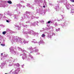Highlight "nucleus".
Here are the masks:
<instances>
[{
    "mask_svg": "<svg viewBox=\"0 0 74 74\" xmlns=\"http://www.w3.org/2000/svg\"><path fill=\"white\" fill-rule=\"evenodd\" d=\"M36 14V13L34 12L33 14L30 13L28 14L27 15L25 14V15H24L23 17H21L22 19L21 20V21H23L25 18H27L29 20H31V19H33L34 18H35L36 19H38L39 18L38 17H35V16H34V15H35Z\"/></svg>",
    "mask_w": 74,
    "mask_h": 74,
    "instance_id": "obj_1",
    "label": "nucleus"
},
{
    "mask_svg": "<svg viewBox=\"0 0 74 74\" xmlns=\"http://www.w3.org/2000/svg\"><path fill=\"white\" fill-rule=\"evenodd\" d=\"M27 49H29V50L30 51L27 52V53H29V56L31 58L32 60H34V57H33V56L30 54V53H32L33 52H36V53H37V52H38V49H37L36 47H34L33 48L32 47H30L29 48H27Z\"/></svg>",
    "mask_w": 74,
    "mask_h": 74,
    "instance_id": "obj_2",
    "label": "nucleus"
},
{
    "mask_svg": "<svg viewBox=\"0 0 74 74\" xmlns=\"http://www.w3.org/2000/svg\"><path fill=\"white\" fill-rule=\"evenodd\" d=\"M27 30V32H23V33L24 34H29L32 35H34V34H35V32H34V31H32L29 29H28Z\"/></svg>",
    "mask_w": 74,
    "mask_h": 74,
    "instance_id": "obj_3",
    "label": "nucleus"
},
{
    "mask_svg": "<svg viewBox=\"0 0 74 74\" xmlns=\"http://www.w3.org/2000/svg\"><path fill=\"white\" fill-rule=\"evenodd\" d=\"M14 70V71L12 72V74H18V73L19 72V71L21 70L20 68L15 67L14 69H13L12 70Z\"/></svg>",
    "mask_w": 74,
    "mask_h": 74,
    "instance_id": "obj_4",
    "label": "nucleus"
},
{
    "mask_svg": "<svg viewBox=\"0 0 74 74\" xmlns=\"http://www.w3.org/2000/svg\"><path fill=\"white\" fill-rule=\"evenodd\" d=\"M18 41L20 43H23V42L24 44H26V43H28L29 42V41H26V40L24 39H22L21 38H18Z\"/></svg>",
    "mask_w": 74,
    "mask_h": 74,
    "instance_id": "obj_5",
    "label": "nucleus"
},
{
    "mask_svg": "<svg viewBox=\"0 0 74 74\" xmlns=\"http://www.w3.org/2000/svg\"><path fill=\"white\" fill-rule=\"evenodd\" d=\"M9 49L10 52H11L12 53H14L15 55H16V52L14 51V49H15V48H13L12 47H11Z\"/></svg>",
    "mask_w": 74,
    "mask_h": 74,
    "instance_id": "obj_6",
    "label": "nucleus"
},
{
    "mask_svg": "<svg viewBox=\"0 0 74 74\" xmlns=\"http://www.w3.org/2000/svg\"><path fill=\"white\" fill-rule=\"evenodd\" d=\"M19 37H18V38H17V37H15V36H13V41L14 42H19L18 41V38H19Z\"/></svg>",
    "mask_w": 74,
    "mask_h": 74,
    "instance_id": "obj_7",
    "label": "nucleus"
},
{
    "mask_svg": "<svg viewBox=\"0 0 74 74\" xmlns=\"http://www.w3.org/2000/svg\"><path fill=\"white\" fill-rule=\"evenodd\" d=\"M23 53L22 57L23 59V60H24L25 59H26L27 58V56H26V52H23Z\"/></svg>",
    "mask_w": 74,
    "mask_h": 74,
    "instance_id": "obj_8",
    "label": "nucleus"
},
{
    "mask_svg": "<svg viewBox=\"0 0 74 74\" xmlns=\"http://www.w3.org/2000/svg\"><path fill=\"white\" fill-rule=\"evenodd\" d=\"M39 23V22L38 21H35L33 23H31V26H36V25H37L38 26V24L37 23Z\"/></svg>",
    "mask_w": 74,
    "mask_h": 74,
    "instance_id": "obj_9",
    "label": "nucleus"
},
{
    "mask_svg": "<svg viewBox=\"0 0 74 74\" xmlns=\"http://www.w3.org/2000/svg\"><path fill=\"white\" fill-rule=\"evenodd\" d=\"M42 2H43L42 0H39L38 1L37 0H35L34 4H39L40 2L42 3Z\"/></svg>",
    "mask_w": 74,
    "mask_h": 74,
    "instance_id": "obj_10",
    "label": "nucleus"
},
{
    "mask_svg": "<svg viewBox=\"0 0 74 74\" xmlns=\"http://www.w3.org/2000/svg\"><path fill=\"white\" fill-rule=\"evenodd\" d=\"M18 50L19 51H21L23 53V52H25V53H26V50H25L24 49H23L19 47H18Z\"/></svg>",
    "mask_w": 74,
    "mask_h": 74,
    "instance_id": "obj_11",
    "label": "nucleus"
},
{
    "mask_svg": "<svg viewBox=\"0 0 74 74\" xmlns=\"http://www.w3.org/2000/svg\"><path fill=\"white\" fill-rule=\"evenodd\" d=\"M39 11L40 14H42L43 13V10L42 9V6H40L39 8Z\"/></svg>",
    "mask_w": 74,
    "mask_h": 74,
    "instance_id": "obj_12",
    "label": "nucleus"
},
{
    "mask_svg": "<svg viewBox=\"0 0 74 74\" xmlns=\"http://www.w3.org/2000/svg\"><path fill=\"white\" fill-rule=\"evenodd\" d=\"M59 4L56 3L55 5V9L56 11L58 10V9H59Z\"/></svg>",
    "mask_w": 74,
    "mask_h": 74,
    "instance_id": "obj_13",
    "label": "nucleus"
},
{
    "mask_svg": "<svg viewBox=\"0 0 74 74\" xmlns=\"http://www.w3.org/2000/svg\"><path fill=\"white\" fill-rule=\"evenodd\" d=\"M47 38H49V39H51V33L49 32L48 33Z\"/></svg>",
    "mask_w": 74,
    "mask_h": 74,
    "instance_id": "obj_14",
    "label": "nucleus"
},
{
    "mask_svg": "<svg viewBox=\"0 0 74 74\" xmlns=\"http://www.w3.org/2000/svg\"><path fill=\"white\" fill-rule=\"evenodd\" d=\"M66 7L67 9L69 10L70 9V8H69L70 4L68 3H66Z\"/></svg>",
    "mask_w": 74,
    "mask_h": 74,
    "instance_id": "obj_15",
    "label": "nucleus"
},
{
    "mask_svg": "<svg viewBox=\"0 0 74 74\" xmlns=\"http://www.w3.org/2000/svg\"><path fill=\"white\" fill-rule=\"evenodd\" d=\"M22 25L23 26V28H24V29H23V31H24L25 29H26L28 27V25H24L23 24H22Z\"/></svg>",
    "mask_w": 74,
    "mask_h": 74,
    "instance_id": "obj_16",
    "label": "nucleus"
},
{
    "mask_svg": "<svg viewBox=\"0 0 74 74\" xmlns=\"http://www.w3.org/2000/svg\"><path fill=\"white\" fill-rule=\"evenodd\" d=\"M5 63L4 62H2L1 64V65L0 66V67H1V69H3L4 67V65Z\"/></svg>",
    "mask_w": 74,
    "mask_h": 74,
    "instance_id": "obj_17",
    "label": "nucleus"
},
{
    "mask_svg": "<svg viewBox=\"0 0 74 74\" xmlns=\"http://www.w3.org/2000/svg\"><path fill=\"white\" fill-rule=\"evenodd\" d=\"M15 62V59L12 58V57H11L10 58V60L9 61V62L13 63V62Z\"/></svg>",
    "mask_w": 74,
    "mask_h": 74,
    "instance_id": "obj_18",
    "label": "nucleus"
},
{
    "mask_svg": "<svg viewBox=\"0 0 74 74\" xmlns=\"http://www.w3.org/2000/svg\"><path fill=\"white\" fill-rule=\"evenodd\" d=\"M40 42H39V44H44V42L43 41V40H41L42 39V38H40Z\"/></svg>",
    "mask_w": 74,
    "mask_h": 74,
    "instance_id": "obj_19",
    "label": "nucleus"
},
{
    "mask_svg": "<svg viewBox=\"0 0 74 74\" xmlns=\"http://www.w3.org/2000/svg\"><path fill=\"white\" fill-rule=\"evenodd\" d=\"M68 25L67 23H63L61 25L62 26V27H64V26H66Z\"/></svg>",
    "mask_w": 74,
    "mask_h": 74,
    "instance_id": "obj_20",
    "label": "nucleus"
},
{
    "mask_svg": "<svg viewBox=\"0 0 74 74\" xmlns=\"http://www.w3.org/2000/svg\"><path fill=\"white\" fill-rule=\"evenodd\" d=\"M14 67H15V66H16V67H19L20 66V65L18 63H17V64H14Z\"/></svg>",
    "mask_w": 74,
    "mask_h": 74,
    "instance_id": "obj_21",
    "label": "nucleus"
},
{
    "mask_svg": "<svg viewBox=\"0 0 74 74\" xmlns=\"http://www.w3.org/2000/svg\"><path fill=\"white\" fill-rule=\"evenodd\" d=\"M17 5L18 6V7H16V8H17V9H18V8H19V7L20 9H21V7H22V5L20 3L17 4Z\"/></svg>",
    "mask_w": 74,
    "mask_h": 74,
    "instance_id": "obj_22",
    "label": "nucleus"
},
{
    "mask_svg": "<svg viewBox=\"0 0 74 74\" xmlns=\"http://www.w3.org/2000/svg\"><path fill=\"white\" fill-rule=\"evenodd\" d=\"M64 1L63 0H58L57 2L58 3H62Z\"/></svg>",
    "mask_w": 74,
    "mask_h": 74,
    "instance_id": "obj_23",
    "label": "nucleus"
},
{
    "mask_svg": "<svg viewBox=\"0 0 74 74\" xmlns=\"http://www.w3.org/2000/svg\"><path fill=\"white\" fill-rule=\"evenodd\" d=\"M5 7V5L2 4H0V7H4V8Z\"/></svg>",
    "mask_w": 74,
    "mask_h": 74,
    "instance_id": "obj_24",
    "label": "nucleus"
},
{
    "mask_svg": "<svg viewBox=\"0 0 74 74\" xmlns=\"http://www.w3.org/2000/svg\"><path fill=\"white\" fill-rule=\"evenodd\" d=\"M53 25L55 26H58V23L56 22L53 23Z\"/></svg>",
    "mask_w": 74,
    "mask_h": 74,
    "instance_id": "obj_25",
    "label": "nucleus"
},
{
    "mask_svg": "<svg viewBox=\"0 0 74 74\" xmlns=\"http://www.w3.org/2000/svg\"><path fill=\"white\" fill-rule=\"evenodd\" d=\"M53 20H51L49 21L47 23H53Z\"/></svg>",
    "mask_w": 74,
    "mask_h": 74,
    "instance_id": "obj_26",
    "label": "nucleus"
},
{
    "mask_svg": "<svg viewBox=\"0 0 74 74\" xmlns=\"http://www.w3.org/2000/svg\"><path fill=\"white\" fill-rule=\"evenodd\" d=\"M33 40V41H31L32 42H33V43H34V44H35V43H37V42L36 41V40L35 39Z\"/></svg>",
    "mask_w": 74,
    "mask_h": 74,
    "instance_id": "obj_27",
    "label": "nucleus"
},
{
    "mask_svg": "<svg viewBox=\"0 0 74 74\" xmlns=\"http://www.w3.org/2000/svg\"><path fill=\"white\" fill-rule=\"evenodd\" d=\"M10 62V64L9 65V66H12V65H13V63L11 62Z\"/></svg>",
    "mask_w": 74,
    "mask_h": 74,
    "instance_id": "obj_28",
    "label": "nucleus"
},
{
    "mask_svg": "<svg viewBox=\"0 0 74 74\" xmlns=\"http://www.w3.org/2000/svg\"><path fill=\"white\" fill-rule=\"evenodd\" d=\"M7 2L8 3H9V4H12V2L10 0L7 1Z\"/></svg>",
    "mask_w": 74,
    "mask_h": 74,
    "instance_id": "obj_29",
    "label": "nucleus"
},
{
    "mask_svg": "<svg viewBox=\"0 0 74 74\" xmlns=\"http://www.w3.org/2000/svg\"><path fill=\"white\" fill-rule=\"evenodd\" d=\"M71 1V2H73L74 3V0H70ZM71 5V8H72V7H73V6H74V5Z\"/></svg>",
    "mask_w": 74,
    "mask_h": 74,
    "instance_id": "obj_30",
    "label": "nucleus"
},
{
    "mask_svg": "<svg viewBox=\"0 0 74 74\" xmlns=\"http://www.w3.org/2000/svg\"><path fill=\"white\" fill-rule=\"evenodd\" d=\"M70 13H74V9H71V12H70Z\"/></svg>",
    "mask_w": 74,
    "mask_h": 74,
    "instance_id": "obj_31",
    "label": "nucleus"
},
{
    "mask_svg": "<svg viewBox=\"0 0 74 74\" xmlns=\"http://www.w3.org/2000/svg\"><path fill=\"white\" fill-rule=\"evenodd\" d=\"M49 29H52V30H51V31H53V27H49Z\"/></svg>",
    "mask_w": 74,
    "mask_h": 74,
    "instance_id": "obj_32",
    "label": "nucleus"
},
{
    "mask_svg": "<svg viewBox=\"0 0 74 74\" xmlns=\"http://www.w3.org/2000/svg\"><path fill=\"white\" fill-rule=\"evenodd\" d=\"M42 37H45V34H43L42 35H41Z\"/></svg>",
    "mask_w": 74,
    "mask_h": 74,
    "instance_id": "obj_33",
    "label": "nucleus"
},
{
    "mask_svg": "<svg viewBox=\"0 0 74 74\" xmlns=\"http://www.w3.org/2000/svg\"><path fill=\"white\" fill-rule=\"evenodd\" d=\"M7 15H9V16H12V13H7Z\"/></svg>",
    "mask_w": 74,
    "mask_h": 74,
    "instance_id": "obj_34",
    "label": "nucleus"
},
{
    "mask_svg": "<svg viewBox=\"0 0 74 74\" xmlns=\"http://www.w3.org/2000/svg\"><path fill=\"white\" fill-rule=\"evenodd\" d=\"M57 20L58 22H60V21H62V19H57Z\"/></svg>",
    "mask_w": 74,
    "mask_h": 74,
    "instance_id": "obj_35",
    "label": "nucleus"
},
{
    "mask_svg": "<svg viewBox=\"0 0 74 74\" xmlns=\"http://www.w3.org/2000/svg\"><path fill=\"white\" fill-rule=\"evenodd\" d=\"M6 32H11V30H10L9 29H6Z\"/></svg>",
    "mask_w": 74,
    "mask_h": 74,
    "instance_id": "obj_36",
    "label": "nucleus"
},
{
    "mask_svg": "<svg viewBox=\"0 0 74 74\" xmlns=\"http://www.w3.org/2000/svg\"><path fill=\"white\" fill-rule=\"evenodd\" d=\"M60 28H58V29H56V32H58V31H59L60 30Z\"/></svg>",
    "mask_w": 74,
    "mask_h": 74,
    "instance_id": "obj_37",
    "label": "nucleus"
},
{
    "mask_svg": "<svg viewBox=\"0 0 74 74\" xmlns=\"http://www.w3.org/2000/svg\"><path fill=\"white\" fill-rule=\"evenodd\" d=\"M2 34H3L4 35H5V34H6V32L4 31L2 32Z\"/></svg>",
    "mask_w": 74,
    "mask_h": 74,
    "instance_id": "obj_38",
    "label": "nucleus"
},
{
    "mask_svg": "<svg viewBox=\"0 0 74 74\" xmlns=\"http://www.w3.org/2000/svg\"><path fill=\"white\" fill-rule=\"evenodd\" d=\"M61 16L62 17V19H64V15H61Z\"/></svg>",
    "mask_w": 74,
    "mask_h": 74,
    "instance_id": "obj_39",
    "label": "nucleus"
},
{
    "mask_svg": "<svg viewBox=\"0 0 74 74\" xmlns=\"http://www.w3.org/2000/svg\"><path fill=\"white\" fill-rule=\"evenodd\" d=\"M50 33H51V34H52V35H53L54 36H55V34L54 33H51L50 32Z\"/></svg>",
    "mask_w": 74,
    "mask_h": 74,
    "instance_id": "obj_40",
    "label": "nucleus"
},
{
    "mask_svg": "<svg viewBox=\"0 0 74 74\" xmlns=\"http://www.w3.org/2000/svg\"><path fill=\"white\" fill-rule=\"evenodd\" d=\"M27 6L29 7H30V4L28 3L27 4Z\"/></svg>",
    "mask_w": 74,
    "mask_h": 74,
    "instance_id": "obj_41",
    "label": "nucleus"
},
{
    "mask_svg": "<svg viewBox=\"0 0 74 74\" xmlns=\"http://www.w3.org/2000/svg\"><path fill=\"white\" fill-rule=\"evenodd\" d=\"M26 59V60H28V61H29L30 60V58H26V59Z\"/></svg>",
    "mask_w": 74,
    "mask_h": 74,
    "instance_id": "obj_42",
    "label": "nucleus"
},
{
    "mask_svg": "<svg viewBox=\"0 0 74 74\" xmlns=\"http://www.w3.org/2000/svg\"><path fill=\"white\" fill-rule=\"evenodd\" d=\"M44 3H45V5H47V2H45V0H44Z\"/></svg>",
    "mask_w": 74,
    "mask_h": 74,
    "instance_id": "obj_43",
    "label": "nucleus"
},
{
    "mask_svg": "<svg viewBox=\"0 0 74 74\" xmlns=\"http://www.w3.org/2000/svg\"><path fill=\"white\" fill-rule=\"evenodd\" d=\"M18 15H21V12H18Z\"/></svg>",
    "mask_w": 74,
    "mask_h": 74,
    "instance_id": "obj_44",
    "label": "nucleus"
},
{
    "mask_svg": "<svg viewBox=\"0 0 74 74\" xmlns=\"http://www.w3.org/2000/svg\"><path fill=\"white\" fill-rule=\"evenodd\" d=\"M36 53V55H40V53L38 51L37 53Z\"/></svg>",
    "mask_w": 74,
    "mask_h": 74,
    "instance_id": "obj_45",
    "label": "nucleus"
},
{
    "mask_svg": "<svg viewBox=\"0 0 74 74\" xmlns=\"http://www.w3.org/2000/svg\"><path fill=\"white\" fill-rule=\"evenodd\" d=\"M14 18L15 19H16V17H17V16H16V15H14Z\"/></svg>",
    "mask_w": 74,
    "mask_h": 74,
    "instance_id": "obj_46",
    "label": "nucleus"
},
{
    "mask_svg": "<svg viewBox=\"0 0 74 74\" xmlns=\"http://www.w3.org/2000/svg\"><path fill=\"white\" fill-rule=\"evenodd\" d=\"M1 26V27H5V26L3 25H0Z\"/></svg>",
    "mask_w": 74,
    "mask_h": 74,
    "instance_id": "obj_47",
    "label": "nucleus"
},
{
    "mask_svg": "<svg viewBox=\"0 0 74 74\" xmlns=\"http://www.w3.org/2000/svg\"><path fill=\"white\" fill-rule=\"evenodd\" d=\"M35 34H36V35H37H37H38V33L35 32Z\"/></svg>",
    "mask_w": 74,
    "mask_h": 74,
    "instance_id": "obj_48",
    "label": "nucleus"
},
{
    "mask_svg": "<svg viewBox=\"0 0 74 74\" xmlns=\"http://www.w3.org/2000/svg\"><path fill=\"white\" fill-rule=\"evenodd\" d=\"M40 22H41V23H44V21H43V20H41L40 21Z\"/></svg>",
    "mask_w": 74,
    "mask_h": 74,
    "instance_id": "obj_49",
    "label": "nucleus"
},
{
    "mask_svg": "<svg viewBox=\"0 0 74 74\" xmlns=\"http://www.w3.org/2000/svg\"><path fill=\"white\" fill-rule=\"evenodd\" d=\"M7 22H8V23H10V21L8 20H6Z\"/></svg>",
    "mask_w": 74,
    "mask_h": 74,
    "instance_id": "obj_50",
    "label": "nucleus"
},
{
    "mask_svg": "<svg viewBox=\"0 0 74 74\" xmlns=\"http://www.w3.org/2000/svg\"><path fill=\"white\" fill-rule=\"evenodd\" d=\"M45 30H48V29H49V28H48L47 27H46L45 28Z\"/></svg>",
    "mask_w": 74,
    "mask_h": 74,
    "instance_id": "obj_51",
    "label": "nucleus"
},
{
    "mask_svg": "<svg viewBox=\"0 0 74 74\" xmlns=\"http://www.w3.org/2000/svg\"><path fill=\"white\" fill-rule=\"evenodd\" d=\"M49 4L50 5H51V6H52V5H52V4L51 3H49Z\"/></svg>",
    "mask_w": 74,
    "mask_h": 74,
    "instance_id": "obj_52",
    "label": "nucleus"
},
{
    "mask_svg": "<svg viewBox=\"0 0 74 74\" xmlns=\"http://www.w3.org/2000/svg\"><path fill=\"white\" fill-rule=\"evenodd\" d=\"M26 14H29V12L28 11H26Z\"/></svg>",
    "mask_w": 74,
    "mask_h": 74,
    "instance_id": "obj_53",
    "label": "nucleus"
},
{
    "mask_svg": "<svg viewBox=\"0 0 74 74\" xmlns=\"http://www.w3.org/2000/svg\"><path fill=\"white\" fill-rule=\"evenodd\" d=\"M42 30H43V31H44V30H45V28H42Z\"/></svg>",
    "mask_w": 74,
    "mask_h": 74,
    "instance_id": "obj_54",
    "label": "nucleus"
},
{
    "mask_svg": "<svg viewBox=\"0 0 74 74\" xmlns=\"http://www.w3.org/2000/svg\"><path fill=\"white\" fill-rule=\"evenodd\" d=\"M29 37V36H26V38H28Z\"/></svg>",
    "mask_w": 74,
    "mask_h": 74,
    "instance_id": "obj_55",
    "label": "nucleus"
},
{
    "mask_svg": "<svg viewBox=\"0 0 74 74\" xmlns=\"http://www.w3.org/2000/svg\"><path fill=\"white\" fill-rule=\"evenodd\" d=\"M18 30H20V29H21V27H18Z\"/></svg>",
    "mask_w": 74,
    "mask_h": 74,
    "instance_id": "obj_56",
    "label": "nucleus"
},
{
    "mask_svg": "<svg viewBox=\"0 0 74 74\" xmlns=\"http://www.w3.org/2000/svg\"><path fill=\"white\" fill-rule=\"evenodd\" d=\"M29 22H30L29 21H26V23H29Z\"/></svg>",
    "mask_w": 74,
    "mask_h": 74,
    "instance_id": "obj_57",
    "label": "nucleus"
},
{
    "mask_svg": "<svg viewBox=\"0 0 74 74\" xmlns=\"http://www.w3.org/2000/svg\"><path fill=\"white\" fill-rule=\"evenodd\" d=\"M30 8H32V9H33V8H34V7H33V6H32L31 7H30Z\"/></svg>",
    "mask_w": 74,
    "mask_h": 74,
    "instance_id": "obj_58",
    "label": "nucleus"
},
{
    "mask_svg": "<svg viewBox=\"0 0 74 74\" xmlns=\"http://www.w3.org/2000/svg\"><path fill=\"white\" fill-rule=\"evenodd\" d=\"M36 12H37V13L38 12V9H36Z\"/></svg>",
    "mask_w": 74,
    "mask_h": 74,
    "instance_id": "obj_59",
    "label": "nucleus"
},
{
    "mask_svg": "<svg viewBox=\"0 0 74 74\" xmlns=\"http://www.w3.org/2000/svg\"><path fill=\"white\" fill-rule=\"evenodd\" d=\"M1 45L2 46H5V45L4 44H1Z\"/></svg>",
    "mask_w": 74,
    "mask_h": 74,
    "instance_id": "obj_60",
    "label": "nucleus"
},
{
    "mask_svg": "<svg viewBox=\"0 0 74 74\" xmlns=\"http://www.w3.org/2000/svg\"><path fill=\"white\" fill-rule=\"evenodd\" d=\"M24 64H23L22 66V68H23V66H24Z\"/></svg>",
    "mask_w": 74,
    "mask_h": 74,
    "instance_id": "obj_61",
    "label": "nucleus"
},
{
    "mask_svg": "<svg viewBox=\"0 0 74 74\" xmlns=\"http://www.w3.org/2000/svg\"><path fill=\"white\" fill-rule=\"evenodd\" d=\"M43 8H45V5H44L43 6Z\"/></svg>",
    "mask_w": 74,
    "mask_h": 74,
    "instance_id": "obj_62",
    "label": "nucleus"
},
{
    "mask_svg": "<svg viewBox=\"0 0 74 74\" xmlns=\"http://www.w3.org/2000/svg\"><path fill=\"white\" fill-rule=\"evenodd\" d=\"M40 32H44V31H43V30H40Z\"/></svg>",
    "mask_w": 74,
    "mask_h": 74,
    "instance_id": "obj_63",
    "label": "nucleus"
},
{
    "mask_svg": "<svg viewBox=\"0 0 74 74\" xmlns=\"http://www.w3.org/2000/svg\"><path fill=\"white\" fill-rule=\"evenodd\" d=\"M1 37H2V36H1V35H0V38H1Z\"/></svg>",
    "mask_w": 74,
    "mask_h": 74,
    "instance_id": "obj_64",
    "label": "nucleus"
}]
</instances>
